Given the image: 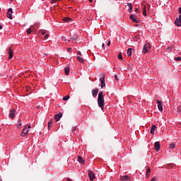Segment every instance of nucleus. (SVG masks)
<instances>
[{"instance_id": "1", "label": "nucleus", "mask_w": 181, "mask_h": 181, "mask_svg": "<svg viewBox=\"0 0 181 181\" xmlns=\"http://www.w3.org/2000/svg\"><path fill=\"white\" fill-rule=\"evenodd\" d=\"M104 95L103 90H101L99 92L98 97V103L101 110H104Z\"/></svg>"}, {"instance_id": "2", "label": "nucleus", "mask_w": 181, "mask_h": 181, "mask_svg": "<svg viewBox=\"0 0 181 181\" xmlns=\"http://www.w3.org/2000/svg\"><path fill=\"white\" fill-rule=\"evenodd\" d=\"M151 51V44L147 43L145 44L143 47V53H149V52Z\"/></svg>"}, {"instance_id": "3", "label": "nucleus", "mask_w": 181, "mask_h": 181, "mask_svg": "<svg viewBox=\"0 0 181 181\" xmlns=\"http://www.w3.org/2000/svg\"><path fill=\"white\" fill-rule=\"evenodd\" d=\"M28 129H30V126H25L21 132V136H26L29 132Z\"/></svg>"}, {"instance_id": "4", "label": "nucleus", "mask_w": 181, "mask_h": 181, "mask_svg": "<svg viewBox=\"0 0 181 181\" xmlns=\"http://www.w3.org/2000/svg\"><path fill=\"white\" fill-rule=\"evenodd\" d=\"M88 176L90 181H93L94 179H95V174H94V172L92 170H88Z\"/></svg>"}, {"instance_id": "5", "label": "nucleus", "mask_w": 181, "mask_h": 181, "mask_svg": "<svg viewBox=\"0 0 181 181\" xmlns=\"http://www.w3.org/2000/svg\"><path fill=\"white\" fill-rule=\"evenodd\" d=\"M175 23L177 26H181V15L176 18Z\"/></svg>"}, {"instance_id": "6", "label": "nucleus", "mask_w": 181, "mask_h": 181, "mask_svg": "<svg viewBox=\"0 0 181 181\" xmlns=\"http://www.w3.org/2000/svg\"><path fill=\"white\" fill-rule=\"evenodd\" d=\"M157 104H158V108L160 112L163 111V105H162V102L160 100H157Z\"/></svg>"}, {"instance_id": "7", "label": "nucleus", "mask_w": 181, "mask_h": 181, "mask_svg": "<svg viewBox=\"0 0 181 181\" xmlns=\"http://www.w3.org/2000/svg\"><path fill=\"white\" fill-rule=\"evenodd\" d=\"M7 18H8V19H13V17H12V8L8 9Z\"/></svg>"}, {"instance_id": "8", "label": "nucleus", "mask_w": 181, "mask_h": 181, "mask_svg": "<svg viewBox=\"0 0 181 181\" xmlns=\"http://www.w3.org/2000/svg\"><path fill=\"white\" fill-rule=\"evenodd\" d=\"M13 57V51L11 47L8 48V59L11 60Z\"/></svg>"}, {"instance_id": "9", "label": "nucleus", "mask_w": 181, "mask_h": 181, "mask_svg": "<svg viewBox=\"0 0 181 181\" xmlns=\"http://www.w3.org/2000/svg\"><path fill=\"white\" fill-rule=\"evenodd\" d=\"M62 117H63V115L62 114V112H60L54 115V119L57 122V121H60V118H62Z\"/></svg>"}, {"instance_id": "10", "label": "nucleus", "mask_w": 181, "mask_h": 181, "mask_svg": "<svg viewBox=\"0 0 181 181\" xmlns=\"http://www.w3.org/2000/svg\"><path fill=\"white\" fill-rule=\"evenodd\" d=\"M130 19L132 21V22H134V23H139V21L136 19L134 15H130Z\"/></svg>"}, {"instance_id": "11", "label": "nucleus", "mask_w": 181, "mask_h": 181, "mask_svg": "<svg viewBox=\"0 0 181 181\" xmlns=\"http://www.w3.org/2000/svg\"><path fill=\"white\" fill-rule=\"evenodd\" d=\"M155 149L156 152H159V151L160 150V144H159V141H156L155 143Z\"/></svg>"}, {"instance_id": "12", "label": "nucleus", "mask_w": 181, "mask_h": 181, "mask_svg": "<svg viewBox=\"0 0 181 181\" xmlns=\"http://www.w3.org/2000/svg\"><path fill=\"white\" fill-rule=\"evenodd\" d=\"M16 112V110H15V109H12L10 111V114H9V117L10 118H15V113Z\"/></svg>"}, {"instance_id": "13", "label": "nucleus", "mask_w": 181, "mask_h": 181, "mask_svg": "<svg viewBox=\"0 0 181 181\" xmlns=\"http://www.w3.org/2000/svg\"><path fill=\"white\" fill-rule=\"evenodd\" d=\"M97 94H98V88L92 90L93 97H94V98L97 97Z\"/></svg>"}, {"instance_id": "14", "label": "nucleus", "mask_w": 181, "mask_h": 181, "mask_svg": "<svg viewBox=\"0 0 181 181\" xmlns=\"http://www.w3.org/2000/svg\"><path fill=\"white\" fill-rule=\"evenodd\" d=\"M120 180L122 181H128V180H130V178L128 175H123L120 177Z\"/></svg>"}, {"instance_id": "15", "label": "nucleus", "mask_w": 181, "mask_h": 181, "mask_svg": "<svg viewBox=\"0 0 181 181\" xmlns=\"http://www.w3.org/2000/svg\"><path fill=\"white\" fill-rule=\"evenodd\" d=\"M155 129H156V126L155 124H153L150 130V133L151 134V135H153V134H155Z\"/></svg>"}, {"instance_id": "16", "label": "nucleus", "mask_w": 181, "mask_h": 181, "mask_svg": "<svg viewBox=\"0 0 181 181\" xmlns=\"http://www.w3.org/2000/svg\"><path fill=\"white\" fill-rule=\"evenodd\" d=\"M132 50H134V49H132V48H129L128 49H127V56L129 57H131V56H132Z\"/></svg>"}, {"instance_id": "17", "label": "nucleus", "mask_w": 181, "mask_h": 181, "mask_svg": "<svg viewBox=\"0 0 181 181\" xmlns=\"http://www.w3.org/2000/svg\"><path fill=\"white\" fill-rule=\"evenodd\" d=\"M64 72L66 76H69L70 73V66H66V68H64Z\"/></svg>"}, {"instance_id": "18", "label": "nucleus", "mask_w": 181, "mask_h": 181, "mask_svg": "<svg viewBox=\"0 0 181 181\" xmlns=\"http://www.w3.org/2000/svg\"><path fill=\"white\" fill-rule=\"evenodd\" d=\"M62 21H64V22H66L67 23L69 22H71V18L69 17H65L62 18Z\"/></svg>"}, {"instance_id": "19", "label": "nucleus", "mask_w": 181, "mask_h": 181, "mask_svg": "<svg viewBox=\"0 0 181 181\" xmlns=\"http://www.w3.org/2000/svg\"><path fill=\"white\" fill-rule=\"evenodd\" d=\"M175 148H176V144L175 143L171 144L169 146V149H170V151H172L173 149H175Z\"/></svg>"}, {"instance_id": "20", "label": "nucleus", "mask_w": 181, "mask_h": 181, "mask_svg": "<svg viewBox=\"0 0 181 181\" xmlns=\"http://www.w3.org/2000/svg\"><path fill=\"white\" fill-rule=\"evenodd\" d=\"M77 35H72L71 36V40H72V42H76V41L77 40Z\"/></svg>"}, {"instance_id": "21", "label": "nucleus", "mask_w": 181, "mask_h": 181, "mask_svg": "<svg viewBox=\"0 0 181 181\" xmlns=\"http://www.w3.org/2000/svg\"><path fill=\"white\" fill-rule=\"evenodd\" d=\"M78 160L79 162V163H84V160L83 159V157L81 156H78Z\"/></svg>"}, {"instance_id": "22", "label": "nucleus", "mask_w": 181, "mask_h": 181, "mask_svg": "<svg viewBox=\"0 0 181 181\" xmlns=\"http://www.w3.org/2000/svg\"><path fill=\"white\" fill-rule=\"evenodd\" d=\"M127 5L129 6V13L132 12V3H128Z\"/></svg>"}, {"instance_id": "23", "label": "nucleus", "mask_w": 181, "mask_h": 181, "mask_svg": "<svg viewBox=\"0 0 181 181\" xmlns=\"http://www.w3.org/2000/svg\"><path fill=\"white\" fill-rule=\"evenodd\" d=\"M143 15L146 16V6H143Z\"/></svg>"}, {"instance_id": "24", "label": "nucleus", "mask_w": 181, "mask_h": 181, "mask_svg": "<svg viewBox=\"0 0 181 181\" xmlns=\"http://www.w3.org/2000/svg\"><path fill=\"white\" fill-rule=\"evenodd\" d=\"M77 60H78L80 63H84V59H83V57H77Z\"/></svg>"}, {"instance_id": "25", "label": "nucleus", "mask_w": 181, "mask_h": 181, "mask_svg": "<svg viewBox=\"0 0 181 181\" xmlns=\"http://www.w3.org/2000/svg\"><path fill=\"white\" fill-rule=\"evenodd\" d=\"M103 81H105V76L102 75L101 77L100 78V82L103 83Z\"/></svg>"}, {"instance_id": "26", "label": "nucleus", "mask_w": 181, "mask_h": 181, "mask_svg": "<svg viewBox=\"0 0 181 181\" xmlns=\"http://www.w3.org/2000/svg\"><path fill=\"white\" fill-rule=\"evenodd\" d=\"M53 124V120H51L48 122V130H50V128H52V124Z\"/></svg>"}, {"instance_id": "27", "label": "nucleus", "mask_w": 181, "mask_h": 181, "mask_svg": "<svg viewBox=\"0 0 181 181\" xmlns=\"http://www.w3.org/2000/svg\"><path fill=\"white\" fill-rule=\"evenodd\" d=\"M151 168H148L147 170H146V176L147 177H149L151 175Z\"/></svg>"}, {"instance_id": "28", "label": "nucleus", "mask_w": 181, "mask_h": 181, "mask_svg": "<svg viewBox=\"0 0 181 181\" xmlns=\"http://www.w3.org/2000/svg\"><path fill=\"white\" fill-rule=\"evenodd\" d=\"M118 59H119V60H122V53L119 52L117 55Z\"/></svg>"}, {"instance_id": "29", "label": "nucleus", "mask_w": 181, "mask_h": 181, "mask_svg": "<svg viewBox=\"0 0 181 181\" xmlns=\"http://www.w3.org/2000/svg\"><path fill=\"white\" fill-rule=\"evenodd\" d=\"M26 32H27V35H30L32 33V29H30V28L26 30Z\"/></svg>"}, {"instance_id": "30", "label": "nucleus", "mask_w": 181, "mask_h": 181, "mask_svg": "<svg viewBox=\"0 0 181 181\" xmlns=\"http://www.w3.org/2000/svg\"><path fill=\"white\" fill-rule=\"evenodd\" d=\"M69 98H70V96H69V95L64 96L63 98V100L64 101H67V100H69Z\"/></svg>"}, {"instance_id": "31", "label": "nucleus", "mask_w": 181, "mask_h": 181, "mask_svg": "<svg viewBox=\"0 0 181 181\" xmlns=\"http://www.w3.org/2000/svg\"><path fill=\"white\" fill-rule=\"evenodd\" d=\"M105 87V81H102L101 82V88H104Z\"/></svg>"}, {"instance_id": "32", "label": "nucleus", "mask_w": 181, "mask_h": 181, "mask_svg": "<svg viewBox=\"0 0 181 181\" xmlns=\"http://www.w3.org/2000/svg\"><path fill=\"white\" fill-rule=\"evenodd\" d=\"M174 60H176L177 62H181V57H175L174 58Z\"/></svg>"}, {"instance_id": "33", "label": "nucleus", "mask_w": 181, "mask_h": 181, "mask_svg": "<svg viewBox=\"0 0 181 181\" xmlns=\"http://www.w3.org/2000/svg\"><path fill=\"white\" fill-rule=\"evenodd\" d=\"M40 33H41V35H45L46 34V31L43 30H40Z\"/></svg>"}, {"instance_id": "34", "label": "nucleus", "mask_w": 181, "mask_h": 181, "mask_svg": "<svg viewBox=\"0 0 181 181\" xmlns=\"http://www.w3.org/2000/svg\"><path fill=\"white\" fill-rule=\"evenodd\" d=\"M177 110L178 112H181V106H177Z\"/></svg>"}, {"instance_id": "35", "label": "nucleus", "mask_w": 181, "mask_h": 181, "mask_svg": "<svg viewBox=\"0 0 181 181\" xmlns=\"http://www.w3.org/2000/svg\"><path fill=\"white\" fill-rule=\"evenodd\" d=\"M60 0H52L51 1V4H56L57 2H58Z\"/></svg>"}, {"instance_id": "36", "label": "nucleus", "mask_w": 181, "mask_h": 181, "mask_svg": "<svg viewBox=\"0 0 181 181\" xmlns=\"http://www.w3.org/2000/svg\"><path fill=\"white\" fill-rule=\"evenodd\" d=\"M49 37V34H46L44 37L45 39H48Z\"/></svg>"}, {"instance_id": "37", "label": "nucleus", "mask_w": 181, "mask_h": 181, "mask_svg": "<svg viewBox=\"0 0 181 181\" xmlns=\"http://www.w3.org/2000/svg\"><path fill=\"white\" fill-rule=\"evenodd\" d=\"M62 40H64V42H66V40H67V39H66V37H62Z\"/></svg>"}, {"instance_id": "38", "label": "nucleus", "mask_w": 181, "mask_h": 181, "mask_svg": "<svg viewBox=\"0 0 181 181\" xmlns=\"http://www.w3.org/2000/svg\"><path fill=\"white\" fill-rule=\"evenodd\" d=\"M76 127H74L72 128V132H74V131H76Z\"/></svg>"}, {"instance_id": "39", "label": "nucleus", "mask_w": 181, "mask_h": 181, "mask_svg": "<svg viewBox=\"0 0 181 181\" xmlns=\"http://www.w3.org/2000/svg\"><path fill=\"white\" fill-rule=\"evenodd\" d=\"M103 49H105V45L104 43L102 44Z\"/></svg>"}, {"instance_id": "40", "label": "nucleus", "mask_w": 181, "mask_h": 181, "mask_svg": "<svg viewBox=\"0 0 181 181\" xmlns=\"http://www.w3.org/2000/svg\"><path fill=\"white\" fill-rule=\"evenodd\" d=\"M115 79L118 81V76L117 75H115Z\"/></svg>"}, {"instance_id": "41", "label": "nucleus", "mask_w": 181, "mask_h": 181, "mask_svg": "<svg viewBox=\"0 0 181 181\" xmlns=\"http://www.w3.org/2000/svg\"><path fill=\"white\" fill-rule=\"evenodd\" d=\"M77 54H79V56H81V52L78 51V52H77Z\"/></svg>"}, {"instance_id": "42", "label": "nucleus", "mask_w": 181, "mask_h": 181, "mask_svg": "<svg viewBox=\"0 0 181 181\" xmlns=\"http://www.w3.org/2000/svg\"><path fill=\"white\" fill-rule=\"evenodd\" d=\"M111 45V41H108L107 46H110Z\"/></svg>"}, {"instance_id": "43", "label": "nucleus", "mask_w": 181, "mask_h": 181, "mask_svg": "<svg viewBox=\"0 0 181 181\" xmlns=\"http://www.w3.org/2000/svg\"><path fill=\"white\" fill-rule=\"evenodd\" d=\"M67 52H71V48H67Z\"/></svg>"}, {"instance_id": "44", "label": "nucleus", "mask_w": 181, "mask_h": 181, "mask_svg": "<svg viewBox=\"0 0 181 181\" xmlns=\"http://www.w3.org/2000/svg\"><path fill=\"white\" fill-rule=\"evenodd\" d=\"M138 11H139L138 8H135V12H138Z\"/></svg>"}, {"instance_id": "45", "label": "nucleus", "mask_w": 181, "mask_h": 181, "mask_svg": "<svg viewBox=\"0 0 181 181\" xmlns=\"http://www.w3.org/2000/svg\"><path fill=\"white\" fill-rule=\"evenodd\" d=\"M66 181H71V179L67 178V179H66Z\"/></svg>"}, {"instance_id": "46", "label": "nucleus", "mask_w": 181, "mask_h": 181, "mask_svg": "<svg viewBox=\"0 0 181 181\" xmlns=\"http://www.w3.org/2000/svg\"><path fill=\"white\" fill-rule=\"evenodd\" d=\"M2 30V25H0V30Z\"/></svg>"}, {"instance_id": "47", "label": "nucleus", "mask_w": 181, "mask_h": 181, "mask_svg": "<svg viewBox=\"0 0 181 181\" xmlns=\"http://www.w3.org/2000/svg\"><path fill=\"white\" fill-rule=\"evenodd\" d=\"M89 1V2H93V0H88Z\"/></svg>"}, {"instance_id": "48", "label": "nucleus", "mask_w": 181, "mask_h": 181, "mask_svg": "<svg viewBox=\"0 0 181 181\" xmlns=\"http://www.w3.org/2000/svg\"><path fill=\"white\" fill-rule=\"evenodd\" d=\"M0 181H2V179L1 178V176H0Z\"/></svg>"}]
</instances>
